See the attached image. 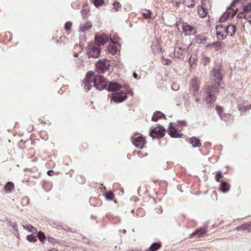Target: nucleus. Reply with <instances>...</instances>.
Returning a JSON list of instances; mask_svg holds the SVG:
<instances>
[{
  "mask_svg": "<svg viewBox=\"0 0 251 251\" xmlns=\"http://www.w3.org/2000/svg\"><path fill=\"white\" fill-rule=\"evenodd\" d=\"M210 83H207L206 86V101L207 103L213 102L215 100V95L218 92V87L220 86V82L222 80L221 69L220 66H217L214 67L211 73Z\"/></svg>",
  "mask_w": 251,
  "mask_h": 251,
  "instance_id": "nucleus-1",
  "label": "nucleus"
},
{
  "mask_svg": "<svg viewBox=\"0 0 251 251\" xmlns=\"http://www.w3.org/2000/svg\"><path fill=\"white\" fill-rule=\"evenodd\" d=\"M191 45L190 43L186 44V40L181 39L177 41L174 51V55L179 58H181Z\"/></svg>",
  "mask_w": 251,
  "mask_h": 251,
  "instance_id": "nucleus-2",
  "label": "nucleus"
},
{
  "mask_svg": "<svg viewBox=\"0 0 251 251\" xmlns=\"http://www.w3.org/2000/svg\"><path fill=\"white\" fill-rule=\"evenodd\" d=\"M100 48L97 44H90L86 48V52L89 57L97 58L100 53Z\"/></svg>",
  "mask_w": 251,
  "mask_h": 251,
  "instance_id": "nucleus-3",
  "label": "nucleus"
},
{
  "mask_svg": "<svg viewBox=\"0 0 251 251\" xmlns=\"http://www.w3.org/2000/svg\"><path fill=\"white\" fill-rule=\"evenodd\" d=\"M93 79L94 85L97 89L102 90L106 87L107 82L101 75L93 76Z\"/></svg>",
  "mask_w": 251,
  "mask_h": 251,
  "instance_id": "nucleus-4",
  "label": "nucleus"
},
{
  "mask_svg": "<svg viewBox=\"0 0 251 251\" xmlns=\"http://www.w3.org/2000/svg\"><path fill=\"white\" fill-rule=\"evenodd\" d=\"M110 66V63L109 60H100L96 64V70L99 73H103L107 71Z\"/></svg>",
  "mask_w": 251,
  "mask_h": 251,
  "instance_id": "nucleus-5",
  "label": "nucleus"
},
{
  "mask_svg": "<svg viewBox=\"0 0 251 251\" xmlns=\"http://www.w3.org/2000/svg\"><path fill=\"white\" fill-rule=\"evenodd\" d=\"M126 99V93L123 91L118 93H113L111 98V101L119 103L124 101Z\"/></svg>",
  "mask_w": 251,
  "mask_h": 251,
  "instance_id": "nucleus-6",
  "label": "nucleus"
},
{
  "mask_svg": "<svg viewBox=\"0 0 251 251\" xmlns=\"http://www.w3.org/2000/svg\"><path fill=\"white\" fill-rule=\"evenodd\" d=\"M216 36L219 40L225 39L227 35L226 29V26L223 25H217L216 27Z\"/></svg>",
  "mask_w": 251,
  "mask_h": 251,
  "instance_id": "nucleus-7",
  "label": "nucleus"
},
{
  "mask_svg": "<svg viewBox=\"0 0 251 251\" xmlns=\"http://www.w3.org/2000/svg\"><path fill=\"white\" fill-rule=\"evenodd\" d=\"M94 73L92 72H89L85 76V77L83 81L84 88L85 90H88L91 86V84L93 83V76Z\"/></svg>",
  "mask_w": 251,
  "mask_h": 251,
  "instance_id": "nucleus-8",
  "label": "nucleus"
},
{
  "mask_svg": "<svg viewBox=\"0 0 251 251\" xmlns=\"http://www.w3.org/2000/svg\"><path fill=\"white\" fill-rule=\"evenodd\" d=\"M183 32L186 36H191L197 33V28L187 23H183L182 25Z\"/></svg>",
  "mask_w": 251,
  "mask_h": 251,
  "instance_id": "nucleus-9",
  "label": "nucleus"
},
{
  "mask_svg": "<svg viewBox=\"0 0 251 251\" xmlns=\"http://www.w3.org/2000/svg\"><path fill=\"white\" fill-rule=\"evenodd\" d=\"M199 81L196 77H193L190 82V91L195 95L199 90Z\"/></svg>",
  "mask_w": 251,
  "mask_h": 251,
  "instance_id": "nucleus-10",
  "label": "nucleus"
},
{
  "mask_svg": "<svg viewBox=\"0 0 251 251\" xmlns=\"http://www.w3.org/2000/svg\"><path fill=\"white\" fill-rule=\"evenodd\" d=\"M151 136L154 138H160L165 134V130L162 126L154 127L151 131Z\"/></svg>",
  "mask_w": 251,
  "mask_h": 251,
  "instance_id": "nucleus-11",
  "label": "nucleus"
},
{
  "mask_svg": "<svg viewBox=\"0 0 251 251\" xmlns=\"http://www.w3.org/2000/svg\"><path fill=\"white\" fill-rule=\"evenodd\" d=\"M132 142L135 147L142 149L144 147L145 139L141 136H139L133 139Z\"/></svg>",
  "mask_w": 251,
  "mask_h": 251,
  "instance_id": "nucleus-12",
  "label": "nucleus"
},
{
  "mask_svg": "<svg viewBox=\"0 0 251 251\" xmlns=\"http://www.w3.org/2000/svg\"><path fill=\"white\" fill-rule=\"evenodd\" d=\"M108 36L106 35H102L100 36L97 34L95 36L96 42H97V44L99 46L103 45L108 41Z\"/></svg>",
  "mask_w": 251,
  "mask_h": 251,
  "instance_id": "nucleus-13",
  "label": "nucleus"
},
{
  "mask_svg": "<svg viewBox=\"0 0 251 251\" xmlns=\"http://www.w3.org/2000/svg\"><path fill=\"white\" fill-rule=\"evenodd\" d=\"M122 87V85L117 82L112 81L110 82L107 89L108 91H116L119 90Z\"/></svg>",
  "mask_w": 251,
  "mask_h": 251,
  "instance_id": "nucleus-14",
  "label": "nucleus"
},
{
  "mask_svg": "<svg viewBox=\"0 0 251 251\" xmlns=\"http://www.w3.org/2000/svg\"><path fill=\"white\" fill-rule=\"evenodd\" d=\"M197 12L198 15L201 18H203L206 16L207 13V8L205 7V3L202 2L201 6L197 7Z\"/></svg>",
  "mask_w": 251,
  "mask_h": 251,
  "instance_id": "nucleus-15",
  "label": "nucleus"
},
{
  "mask_svg": "<svg viewBox=\"0 0 251 251\" xmlns=\"http://www.w3.org/2000/svg\"><path fill=\"white\" fill-rule=\"evenodd\" d=\"M118 40V39H117V38H116L115 39V41H113L111 40V42H112V44L109 45L108 47V49H107L109 53L111 54L112 55L115 54L118 51V47H117V46H116L115 44L117 43V41Z\"/></svg>",
  "mask_w": 251,
  "mask_h": 251,
  "instance_id": "nucleus-16",
  "label": "nucleus"
},
{
  "mask_svg": "<svg viewBox=\"0 0 251 251\" xmlns=\"http://www.w3.org/2000/svg\"><path fill=\"white\" fill-rule=\"evenodd\" d=\"M169 135L174 138H180L181 133L180 131H178L175 127H170L169 128Z\"/></svg>",
  "mask_w": 251,
  "mask_h": 251,
  "instance_id": "nucleus-17",
  "label": "nucleus"
},
{
  "mask_svg": "<svg viewBox=\"0 0 251 251\" xmlns=\"http://www.w3.org/2000/svg\"><path fill=\"white\" fill-rule=\"evenodd\" d=\"M226 26V29L227 35H230L232 36L234 35L236 31V26L232 25H229Z\"/></svg>",
  "mask_w": 251,
  "mask_h": 251,
  "instance_id": "nucleus-18",
  "label": "nucleus"
},
{
  "mask_svg": "<svg viewBox=\"0 0 251 251\" xmlns=\"http://www.w3.org/2000/svg\"><path fill=\"white\" fill-rule=\"evenodd\" d=\"M92 27V23L90 22H87L85 23L81 24L79 26V31L84 32Z\"/></svg>",
  "mask_w": 251,
  "mask_h": 251,
  "instance_id": "nucleus-19",
  "label": "nucleus"
},
{
  "mask_svg": "<svg viewBox=\"0 0 251 251\" xmlns=\"http://www.w3.org/2000/svg\"><path fill=\"white\" fill-rule=\"evenodd\" d=\"M206 40V38L204 35H199L196 37V42L199 44H204Z\"/></svg>",
  "mask_w": 251,
  "mask_h": 251,
  "instance_id": "nucleus-20",
  "label": "nucleus"
},
{
  "mask_svg": "<svg viewBox=\"0 0 251 251\" xmlns=\"http://www.w3.org/2000/svg\"><path fill=\"white\" fill-rule=\"evenodd\" d=\"M190 142L192 144L193 148L200 147L201 143L199 139L195 137H192L190 139Z\"/></svg>",
  "mask_w": 251,
  "mask_h": 251,
  "instance_id": "nucleus-21",
  "label": "nucleus"
},
{
  "mask_svg": "<svg viewBox=\"0 0 251 251\" xmlns=\"http://www.w3.org/2000/svg\"><path fill=\"white\" fill-rule=\"evenodd\" d=\"M14 185L11 182H9L4 186V189L7 193H11L14 190Z\"/></svg>",
  "mask_w": 251,
  "mask_h": 251,
  "instance_id": "nucleus-22",
  "label": "nucleus"
},
{
  "mask_svg": "<svg viewBox=\"0 0 251 251\" xmlns=\"http://www.w3.org/2000/svg\"><path fill=\"white\" fill-rule=\"evenodd\" d=\"M206 233V230L204 228H201L199 230L193 233L192 234V236H197V238H200L202 236V235Z\"/></svg>",
  "mask_w": 251,
  "mask_h": 251,
  "instance_id": "nucleus-23",
  "label": "nucleus"
},
{
  "mask_svg": "<svg viewBox=\"0 0 251 251\" xmlns=\"http://www.w3.org/2000/svg\"><path fill=\"white\" fill-rule=\"evenodd\" d=\"M161 247V244L158 243H153L149 248L150 251H156Z\"/></svg>",
  "mask_w": 251,
  "mask_h": 251,
  "instance_id": "nucleus-24",
  "label": "nucleus"
},
{
  "mask_svg": "<svg viewBox=\"0 0 251 251\" xmlns=\"http://www.w3.org/2000/svg\"><path fill=\"white\" fill-rule=\"evenodd\" d=\"M163 116V114L157 111L155 112L152 117V120L157 121L159 119L161 118Z\"/></svg>",
  "mask_w": 251,
  "mask_h": 251,
  "instance_id": "nucleus-25",
  "label": "nucleus"
},
{
  "mask_svg": "<svg viewBox=\"0 0 251 251\" xmlns=\"http://www.w3.org/2000/svg\"><path fill=\"white\" fill-rule=\"evenodd\" d=\"M183 3L188 7H192L194 5V0H183Z\"/></svg>",
  "mask_w": 251,
  "mask_h": 251,
  "instance_id": "nucleus-26",
  "label": "nucleus"
},
{
  "mask_svg": "<svg viewBox=\"0 0 251 251\" xmlns=\"http://www.w3.org/2000/svg\"><path fill=\"white\" fill-rule=\"evenodd\" d=\"M229 189V186L225 182L222 183L221 187L220 188L222 192L226 193L228 191Z\"/></svg>",
  "mask_w": 251,
  "mask_h": 251,
  "instance_id": "nucleus-27",
  "label": "nucleus"
},
{
  "mask_svg": "<svg viewBox=\"0 0 251 251\" xmlns=\"http://www.w3.org/2000/svg\"><path fill=\"white\" fill-rule=\"evenodd\" d=\"M26 239L30 242H35L37 240V236L32 234L27 235L26 236Z\"/></svg>",
  "mask_w": 251,
  "mask_h": 251,
  "instance_id": "nucleus-28",
  "label": "nucleus"
},
{
  "mask_svg": "<svg viewBox=\"0 0 251 251\" xmlns=\"http://www.w3.org/2000/svg\"><path fill=\"white\" fill-rule=\"evenodd\" d=\"M142 15L145 18H150L151 17V12L149 10H144L142 12Z\"/></svg>",
  "mask_w": 251,
  "mask_h": 251,
  "instance_id": "nucleus-29",
  "label": "nucleus"
},
{
  "mask_svg": "<svg viewBox=\"0 0 251 251\" xmlns=\"http://www.w3.org/2000/svg\"><path fill=\"white\" fill-rule=\"evenodd\" d=\"M210 62V58L206 56H203L201 59V63L204 66H206Z\"/></svg>",
  "mask_w": 251,
  "mask_h": 251,
  "instance_id": "nucleus-30",
  "label": "nucleus"
},
{
  "mask_svg": "<svg viewBox=\"0 0 251 251\" xmlns=\"http://www.w3.org/2000/svg\"><path fill=\"white\" fill-rule=\"evenodd\" d=\"M91 1L97 7L101 6L103 4V0H91Z\"/></svg>",
  "mask_w": 251,
  "mask_h": 251,
  "instance_id": "nucleus-31",
  "label": "nucleus"
},
{
  "mask_svg": "<svg viewBox=\"0 0 251 251\" xmlns=\"http://www.w3.org/2000/svg\"><path fill=\"white\" fill-rule=\"evenodd\" d=\"M243 10L244 12H249L251 11V2L248 3L243 7Z\"/></svg>",
  "mask_w": 251,
  "mask_h": 251,
  "instance_id": "nucleus-32",
  "label": "nucleus"
},
{
  "mask_svg": "<svg viewBox=\"0 0 251 251\" xmlns=\"http://www.w3.org/2000/svg\"><path fill=\"white\" fill-rule=\"evenodd\" d=\"M113 7L115 11L116 12L118 11L119 8L121 7V5L119 2H115L113 3Z\"/></svg>",
  "mask_w": 251,
  "mask_h": 251,
  "instance_id": "nucleus-33",
  "label": "nucleus"
},
{
  "mask_svg": "<svg viewBox=\"0 0 251 251\" xmlns=\"http://www.w3.org/2000/svg\"><path fill=\"white\" fill-rule=\"evenodd\" d=\"M37 238L38 237L41 242H43L44 239L45 238V236L44 234L41 232L39 231L37 234Z\"/></svg>",
  "mask_w": 251,
  "mask_h": 251,
  "instance_id": "nucleus-34",
  "label": "nucleus"
},
{
  "mask_svg": "<svg viewBox=\"0 0 251 251\" xmlns=\"http://www.w3.org/2000/svg\"><path fill=\"white\" fill-rule=\"evenodd\" d=\"M24 227L25 229H27L29 231H31L32 232H34L33 230H36V228H35L33 226H32L31 225H25V226H24Z\"/></svg>",
  "mask_w": 251,
  "mask_h": 251,
  "instance_id": "nucleus-35",
  "label": "nucleus"
},
{
  "mask_svg": "<svg viewBox=\"0 0 251 251\" xmlns=\"http://www.w3.org/2000/svg\"><path fill=\"white\" fill-rule=\"evenodd\" d=\"M12 229L14 231L13 232L14 234L16 236H18L19 232H18V227H17V225L16 224H14V225H12Z\"/></svg>",
  "mask_w": 251,
  "mask_h": 251,
  "instance_id": "nucleus-36",
  "label": "nucleus"
},
{
  "mask_svg": "<svg viewBox=\"0 0 251 251\" xmlns=\"http://www.w3.org/2000/svg\"><path fill=\"white\" fill-rule=\"evenodd\" d=\"M105 198L108 200H112L113 198V194L111 192H107L105 194Z\"/></svg>",
  "mask_w": 251,
  "mask_h": 251,
  "instance_id": "nucleus-37",
  "label": "nucleus"
},
{
  "mask_svg": "<svg viewBox=\"0 0 251 251\" xmlns=\"http://www.w3.org/2000/svg\"><path fill=\"white\" fill-rule=\"evenodd\" d=\"M72 26V23L70 22H66L65 25V28L67 31L70 29Z\"/></svg>",
  "mask_w": 251,
  "mask_h": 251,
  "instance_id": "nucleus-38",
  "label": "nucleus"
},
{
  "mask_svg": "<svg viewBox=\"0 0 251 251\" xmlns=\"http://www.w3.org/2000/svg\"><path fill=\"white\" fill-rule=\"evenodd\" d=\"M223 177L221 172H218L216 175V180L218 182H221L220 179Z\"/></svg>",
  "mask_w": 251,
  "mask_h": 251,
  "instance_id": "nucleus-39",
  "label": "nucleus"
},
{
  "mask_svg": "<svg viewBox=\"0 0 251 251\" xmlns=\"http://www.w3.org/2000/svg\"><path fill=\"white\" fill-rule=\"evenodd\" d=\"M244 26L248 27L249 29L251 30V20H248L247 22L245 24Z\"/></svg>",
  "mask_w": 251,
  "mask_h": 251,
  "instance_id": "nucleus-40",
  "label": "nucleus"
},
{
  "mask_svg": "<svg viewBox=\"0 0 251 251\" xmlns=\"http://www.w3.org/2000/svg\"><path fill=\"white\" fill-rule=\"evenodd\" d=\"M28 199L26 197L23 198L22 200V202L24 204H27L28 203Z\"/></svg>",
  "mask_w": 251,
  "mask_h": 251,
  "instance_id": "nucleus-41",
  "label": "nucleus"
},
{
  "mask_svg": "<svg viewBox=\"0 0 251 251\" xmlns=\"http://www.w3.org/2000/svg\"><path fill=\"white\" fill-rule=\"evenodd\" d=\"M247 227L246 225H243L242 226L237 227L236 228V230H239V231L240 230H247Z\"/></svg>",
  "mask_w": 251,
  "mask_h": 251,
  "instance_id": "nucleus-42",
  "label": "nucleus"
},
{
  "mask_svg": "<svg viewBox=\"0 0 251 251\" xmlns=\"http://www.w3.org/2000/svg\"><path fill=\"white\" fill-rule=\"evenodd\" d=\"M218 112H219V115H220L221 118L224 120H226V119H225V117L223 116L222 115V111L220 110V109H219Z\"/></svg>",
  "mask_w": 251,
  "mask_h": 251,
  "instance_id": "nucleus-43",
  "label": "nucleus"
},
{
  "mask_svg": "<svg viewBox=\"0 0 251 251\" xmlns=\"http://www.w3.org/2000/svg\"><path fill=\"white\" fill-rule=\"evenodd\" d=\"M237 11V9H236L235 11H233L232 14L230 13V17L231 18L234 17L235 16V15L236 14Z\"/></svg>",
  "mask_w": 251,
  "mask_h": 251,
  "instance_id": "nucleus-44",
  "label": "nucleus"
},
{
  "mask_svg": "<svg viewBox=\"0 0 251 251\" xmlns=\"http://www.w3.org/2000/svg\"><path fill=\"white\" fill-rule=\"evenodd\" d=\"M53 172V171L52 170H49L47 172V173L49 175V176H52V174Z\"/></svg>",
  "mask_w": 251,
  "mask_h": 251,
  "instance_id": "nucleus-45",
  "label": "nucleus"
},
{
  "mask_svg": "<svg viewBox=\"0 0 251 251\" xmlns=\"http://www.w3.org/2000/svg\"><path fill=\"white\" fill-rule=\"evenodd\" d=\"M194 60H195L194 58H192V57H190V58L189 59L190 63H191V62L194 63Z\"/></svg>",
  "mask_w": 251,
  "mask_h": 251,
  "instance_id": "nucleus-46",
  "label": "nucleus"
},
{
  "mask_svg": "<svg viewBox=\"0 0 251 251\" xmlns=\"http://www.w3.org/2000/svg\"><path fill=\"white\" fill-rule=\"evenodd\" d=\"M243 14H244V12H241V13H240L238 15V16H237V18H241V17H242V15H243Z\"/></svg>",
  "mask_w": 251,
  "mask_h": 251,
  "instance_id": "nucleus-47",
  "label": "nucleus"
},
{
  "mask_svg": "<svg viewBox=\"0 0 251 251\" xmlns=\"http://www.w3.org/2000/svg\"><path fill=\"white\" fill-rule=\"evenodd\" d=\"M88 11H89V10L86 9H83L82 10V13L85 12V13H87Z\"/></svg>",
  "mask_w": 251,
  "mask_h": 251,
  "instance_id": "nucleus-48",
  "label": "nucleus"
},
{
  "mask_svg": "<svg viewBox=\"0 0 251 251\" xmlns=\"http://www.w3.org/2000/svg\"><path fill=\"white\" fill-rule=\"evenodd\" d=\"M133 76H134V78H137V75L136 74L134 73L133 74Z\"/></svg>",
  "mask_w": 251,
  "mask_h": 251,
  "instance_id": "nucleus-49",
  "label": "nucleus"
},
{
  "mask_svg": "<svg viewBox=\"0 0 251 251\" xmlns=\"http://www.w3.org/2000/svg\"><path fill=\"white\" fill-rule=\"evenodd\" d=\"M48 251H58V250H56L55 249H51L50 250Z\"/></svg>",
  "mask_w": 251,
  "mask_h": 251,
  "instance_id": "nucleus-50",
  "label": "nucleus"
},
{
  "mask_svg": "<svg viewBox=\"0 0 251 251\" xmlns=\"http://www.w3.org/2000/svg\"><path fill=\"white\" fill-rule=\"evenodd\" d=\"M238 109L241 111H244V110H243L242 109H241L240 106H238Z\"/></svg>",
  "mask_w": 251,
  "mask_h": 251,
  "instance_id": "nucleus-51",
  "label": "nucleus"
},
{
  "mask_svg": "<svg viewBox=\"0 0 251 251\" xmlns=\"http://www.w3.org/2000/svg\"><path fill=\"white\" fill-rule=\"evenodd\" d=\"M231 115L230 114H227V115L225 116V117H226L227 118H230Z\"/></svg>",
  "mask_w": 251,
  "mask_h": 251,
  "instance_id": "nucleus-52",
  "label": "nucleus"
},
{
  "mask_svg": "<svg viewBox=\"0 0 251 251\" xmlns=\"http://www.w3.org/2000/svg\"><path fill=\"white\" fill-rule=\"evenodd\" d=\"M123 232L124 233H126V230L125 229H123Z\"/></svg>",
  "mask_w": 251,
  "mask_h": 251,
  "instance_id": "nucleus-53",
  "label": "nucleus"
},
{
  "mask_svg": "<svg viewBox=\"0 0 251 251\" xmlns=\"http://www.w3.org/2000/svg\"><path fill=\"white\" fill-rule=\"evenodd\" d=\"M244 17H245V18H247V17H246V15H244Z\"/></svg>",
  "mask_w": 251,
  "mask_h": 251,
  "instance_id": "nucleus-54",
  "label": "nucleus"
}]
</instances>
